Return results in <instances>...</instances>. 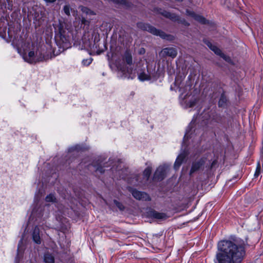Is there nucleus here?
I'll list each match as a JSON object with an SVG mask.
<instances>
[{"instance_id": "obj_3", "label": "nucleus", "mask_w": 263, "mask_h": 263, "mask_svg": "<svg viewBox=\"0 0 263 263\" xmlns=\"http://www.w3.org/2000/svg\"><path fill=\"white\" fill-rule=\"evenodd\" d=\"M197 97L195 95L182 92L179 97L180 105L184 108L192 107L197 102Z\"/></svg>"}, {"instance_id": "obj_33", "label": "nucleus", "mask_w": 263, "mask_h": 263, "mask_svg": "<svg viewBox=\"0 0 263 263\" xmlns=\"http://www.w3.org/2000/svg\"><path fill=\"white\" fill-rule=\"evenodd\" d=\"M122 178H123V179H125V178L124 177H123V176L122 177Z\"/></svg>"}, {"instance_id": "obj_6", "label": "nucleus", "mask_w": 263, "mask_h": 263, "mask_svg": "<svg viewBox=\"0 0 263 263\" xmlns=\"http://www.w3.org/2000/svg\"><path fill=\"white\" fill-rule=\"evenodd\" d=\"M168 166L163 165L159 166L156 171L153 179L157 181H161L164 179L166 175Z\"/></svg>"}, {"instance_id": "obj_15", "label": "nucleus", "mask_w": 263, "mask_h": 263, "mask_svg": "<svg viewBox=\"0 0 263 263\" xmlns=\"http://www.w3.org/2000/svg\"><path fill=\"white\" fill-rule=\"evenodd\" d=\"M151 173L152 167L149 166L146 167L143 172V179L142 181H140V183H145L147 181H148Z\"/></svg>"}, {"instance_id": "obj_13", "label": "nucleus", "mask_w": 263, "mask_h": 263, "mask_svg": "<svg viewBox=\"0 0 263 263\" xmlns=\"http://www.w3.org/2000/svg\"><path fill=\"white\" fill-rule=\"evenodd\" d=\"M32 238L33 241L37 244H40L41 243V239L40 235V230L38 227H36L34 228Z\"/></svg>"}, {"instance_id": "obj_29", "label": "nucleus", "mask_w": 263, "mask_h": 263, "mask_svg": "<svg viewBox=\"0 0 263 263\" xmlns=\"http://www.w3.org/2000/svg\"><path fill=\"white\" fill-rule=\"evenodd\" d=\"M96 171L97 172H100L101 173H102L104 172V170H103V168L102 167H100V166H98L96 168Z\"/></svg>"}, {"instance_id": "obj_2", "label": "nucleus", "mask_w": 263, "mask_h": 263, "mask_svg": "<svg viewBox=\"0 0 263 263\" xmlns=\"http://www.w3.org/2000/svg\"><path fill=\"white\" fill-rule=\"evenodd\" d=\"M51 58L47 53L45 47H37L32 45V48L28 51L23 54L24 60L29 63H35L49 60Z\"/></svg>"}, {"instance_id": "obj_31", "label": "nucleus", "mask_w": 263, "mask_h": 263, "mask_svg": "<svg viewBox=\"0 0 263 263\" xmlns=\"http://www.w3.org/2000/svg\"><path fill=\"white\" fill-rule=\"evenodd\" d=\"M21 243H22V241H20L18 243V251H19L20 249V248H21Z\"/></svg>"}, {"instance_id": "obj_9", "label": "nucleus", "mask_w": 263, "mask_h": 263, "mask_svg": "<svg viewBox=\"0 0 263 263\" xmlns=\"http://www.w3.org/2000/svg\"><path fill=\"white\" fill-rule=\"evenodd\" d=\"M147 30L154 35L160 36L162 39L166 40H171V36L166 35L164 32L158 30L152 26H148Z\"/></svg>"}, {"instance_id": "obj_4", "label": "nucleus", "mask_w": 263, "mask_h": 263, "mask_svg": "<svg viewBox=\"0 0 263 263\" xmlns=\"http://www.w3.org/2000/svg\"><path fill=\"white\" fill-rule=\"evenodd\" d=\"M145 221L149 223L160 222L169 217L167 215H139Z\"/></svg>"}, {"instance_id": "obj_8", "label": "nucleus", "mask_w": 263, "mask_h": 263, "mask_svg": "<svg viewBox=\"0 0 263 263\" xmlns=\"http://www.w3.org/2000/svg\"><path fill=\"white\" fill-rule=\"evenodd\" d=\"M131 192L133 197L136 199L142 200H150L148 195L144 192H142L136 190H133Z\"/></svg>"}, {"instance_id": "obj_26", "label": "nucleus", "mask_w": 263, "mask_h": 263, "mask_svg": "<svg viewBox=\"0 0 263 263\" xmlns=\"http://www.w3.org/2000/svg\"><path fill=\"white\" fill-rule=\"evenodd\" d=\"M92 62V59L89 58L87 59L83 60L82 61V64L85 66H88Z\"/></svg>"}, {"instance_id": "obj_21", "label": "nucleus", "mask_w": 263, "mask_h": 263, "mask_svg": "<svg viewBox=\"0 0 263 263\" xmlns=\"http://www.w3.org/2000/svg\"><path fill=\"white\" fill-rule=\"evenodd\" d=\"M162 14L166 17L169 18L174 21H176L177 18V16L174 14L171 13L170 12L166 11H163V12H162Z\"/></svg>"}, {"instance_id": "obj_19", "label": "nucleus", "mask_w": 263, "mask_h": 263, "mask_svg": "<svg viewBox=\"0 0 263 263\" xmlns=\"http://www.w3.org/2000/svg\"><path fill=\"white\" fill-rule=\"evenodd\" d=\"M123 58L128 65H131L132 64L133 59L132 53L129 51H125L123 56Z\"/></svg>"}, {"instance_id": "obj_32", "label": "nucleus", "mask_w": 263, "mask_h": 263, "mask_svg": "<svg viewBox=\"0 0 263 263\" xmlns=\"http://www.w3.org/2000/svg\"><path fill=\"white\" fill-rule=\"evenodd\" d=\"M150 214H158V213H156V212H154V211H152V212H151V213H150Z\"/></svg>"}, {"instance_id": "obj_30", "label": "nucleus", "mask_w": 263, "mask_h": 263, "mask_svg": "<svg viewBox=\"0 0 263 263\" xmlns=\"http://www.w3.org/2000/svg\"><path fill=\"white\" fill-rule=\"evenodd\" d=\"M139 52H140V54L144 53L145 52L144 49V48L140 49V50Z\"/></svg>"}, {"instance_id": "obj_22", "label": "nucleus", "mask_w": 263, "mask_h": 263, "mask_svg": "<svg viewBox=\"0 0 263 263\" xmlns=\"http://www.w3.org/2000/svg\"><path fill=\"white\" fill-rule=\"evenodd\" d=\"M56 198L53 194H49L45 198V201L46 202H55Z\"/></svg>"}, {"instance_id": "obj_11", "label": "nucleus", "mask_w": 263, "mask_h": 263, "mask_svg": "<svg viewBox=\"0 0 263 263\" xmlns=\"http://www.w3.org/2000/svg\"><path fill=\"white\" fill-rule=\"evenodd\" d=\"M161 53L164 55L169 56L174 58L177 55V51L174 48H165L161 51Z\"/></svg>"}, {"instance_id": "obj_27", "label": "nucleus", "mask_w": 263, "mask_h": 263, "mask_svg": "<svg viewBox=\"0 0 263 263\" xmlns=\"http://www.w3.org/2000/svg\"><path fill=\"white\" fill-rule=\"evenodd\" d=\"M260 166L259 163H258V165L256 167V171L254 173V176L255 177H258L259 176V175L260 174Z\"/></svg>"}, {"instance_id": "obj_28", "label": "nucleus", "mask_w": 263, "mask_h": 263, "mask_svg": "<svg viewBox=\"0 0 263 263\" xmlns=\"http://www.w3.org/2000/svg\"><path fill=\"white\" fill-rule=\"evenodd\" d=\"M64 12L68 15H70V8L69 6L68 5H66L64 7Z\"/></svg>"}, {"instance_id": "obj_20", "label": "nucleus", "mask_w": 263, "mask_h": 263, "mask_svg": "<svg viewBox=\"0 0 263 263\" xmlns=\"http://www.w3.org/2000/svg\"><path fill=\"white\" fill-rule=\"evenodd\" d=\"M44 260L45 263H54V257L52 254L46 253L44 254Z\"/></svg>"}, {"instance_id": "obj_23", "label": "nucleus", "mask_w": 263, "mask_h": 263, "mask_svg": "<svg viewBox=\"0 0 263 263\" xmlns=\"http://www.w3.org/2000/svg\"><path fill=\"white\" fill-rule=\"evenodd\" d=\"M227 98L224 95H221L218 102L219 106L224 107L227 103Z\"/></svg>"}, {"instance_id": "obj_17", "label": "nucleus", "mask_w": 263, "mask_h": 263, "mask_svg": "<svg viewBox=\"0 0 263 263\" xmlns=\"http://www.w3.org/2000/svg\"><path fill=\"white\" fill-rule=\"evenodd\" d=\"M191 132V129L187 130L184 135L183 139V144L184 145H186L188 142H189L190 140L193 141L195 139L194 135H193L192 133H190Z\"/></svg>"}, {"instance_id": "obj_24", "label": "nucleus", "mask_w": 263, "mask_h": 263, "mask_svg": "<svg viewBox=\"0 0 263 263\" xmlns=\"http://www.w3.org/2000/svg\"><path fill=\"white\" fill-rule=\"evenodd\" d=\"M114 204L121 211H122L124 209V206L120 202L116 200H114Z\"/></svg>"}, {"instance_id": "obj_14", "label": "nucleus", "mask_w": 263, "mask_h": 263, "mask_svg": "<svg viewBox=\"0 0 263 263\" xmlns=\"http://www.w3.org/2000/svg\"><path fill=\"white\" fill-rule=\"evenodd\" d=\"M185 157L186 154L185 153H181L178 156L174 164L175 169L177 170L180 167Z\"/></svg>"}, {"instance_id": "obj_10", "label": "nucleus", "mask_w": 263, "mask_h": 263, "mask_svg": "<svg viewBox=\"0 0 263 263\" xmlns=\"http://www.w3.org/2000/svg\"><path fill=\"white\" fill-rule=\"evenodd\" d=\"M204 163V159H201L197 162H194L190 171V175L195 172L196 171L203 168V165Z\"/></svg>"}, {"instance_id": "obj_16", "label": "nucleus", "mask_w": 263, "mask_h": 263, "mask_svg": "<svg viewBox=\"0 0 263 263\" xmlns=\"http://www.w3.org/2000/svg\"><path fill=\"white\" fill-rule=\"evenodd\" d=\"M186 12L189 15H191L197 21L202 24H205L206 23V20L203 17L199 15H197L194 12H189V11H187Z\"/></svg>"}, {"instance_id": "obj_34", "label": "nucleus", "mask_w": 263, "mask_h": 263, "mask_svg": "<svg viewBox=\"0 0 263 263\" xmlns=\"http://www.w3.org/2000/svg\"><path fill=\"white\" fill-rule=\"evenodd\" d=\"M136 181H138V179H137V178H136Z\"/></svg>"}, {"instance_id": "obj_5", "label": "nucleus", "mask_w": 263, "mask_h": 263, "mask_svg": "<svg viewBox=\"0 0 263 263\" xmlns=\"http://www.w3.org/2000/svg\"><path fill=\"white\" fill-rule=\"evenodd\" d=\"M138 79L140 81H149L155 78V70H141L138 74Z\"/></svg>"}, {"instance_id": "obj_18", "label": "nucleus", "mask_w": 263, "mask_h": 263, "mask_svg": "<svg viewBox=\"0 0 263 263\" xmlns=\"http://www.w3.org/2000/svg\"><path fill=\"white\" fill-rule=\"evenodd\" d=\"M120 71L123 73L124 78H127V79H133L135 77V75L133 76L132 74V70L130 69L125 70L124 69L121 68Z\"/></svg>"}, {"instance_id": "obj_1", "label": "nucleus", "mask_w": 263, "mask_h": 263, "mask_svg": "<svg viewBox=\"0 0 263 263\" xmlns=\"http://www.w3.org/2000/svg\"><path fill=\"white\" fill-rule=\"evenodd\" d=\"M247 242L240 238L218 242L215 263H241L246 254Z\"/></svg>"}, {"instance_id": "obj_12", "label": "nucleus", "mask_w": 263, "mask_h": 263, "mask_svg": "<svg viewBox=\"0 0 263 263\" xmlns=\"http://www.w3.org/2000/svg\"><path fill=\"white\" fill-rule=\"evenodd\" d=\"M45 206L42 205V204L39 202H35L32 206L31 214H35L37 213H40L44 212L43 209Z\"/></svg>"}, {"instance_id": "obj_7", "label": "nucleus", "mask_w": 263, "mask_h": 263, "mask_svg": "<svg viewBox=\"0 0 263 263\" xmlns=\"http://www.w3.org/2000/svg\"><path fill=\"white\" fill-rule=\"evenodd\" d=\"M207 45L212 51L215 52V54L219 55L226 61L229 62L231 61L230 58L223 53L221 50L215 45H212V43L210 42L207 43Z\"/></svg>"}, {"instance_id": "obj_25", "label": "nucleus", "mask_w": 263, "mask_h": 263, "mask_svg": "<svg viewBox=\"0 0 263 263\" xmlns=\"http://www.w3.org/2000/svg\"><path fill=\"white\" fill-rule=\"evenodd\" d=\"M81 10L83 12L87 14H95V13L91 10H90L87 7H82Z\"/></svg>"}]
</instances>
